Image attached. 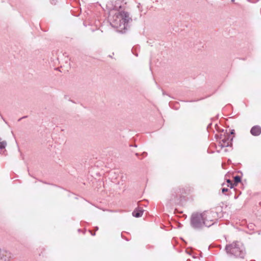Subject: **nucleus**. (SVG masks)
I'll return each instance as SVG.
<instances>
[{
  "label": "nucleus",
  "instance_id": "obj_1",
  "mask_svg": "<svg viewBox=\"0 0 261 261\" xmlns=\"http://www.w3.org/2000/svg\"><path fill=\"white\" fill-rule=\"evenodd\" d=\"M211 211H205L202 213H196L192 215L191 224L194 228H199L203 225L209 227L213 224L214 216Z\"/></svg>",
  "mask_w": 261,
  "mask_h": 261
},
{
  "label": "nucleus",
  "instance_id": "obj_2",
  "mask_svg": "<svg viewBox=\"0 0 261 261\" xmlns=\"http://www.w3.org/2000/svg\"><path fill=\"white\" fill-rule=\"evenodd\" d=\"M130 19V18L127 12L121 11L113 16L111 24L113 27L122 30L126 29L127 23Z\"/></svg>",
  "mask_w": 261,
  "mask_h": 261
},
{
  "label": "nucleus",
  "instance_id": "obj_3",
  "mask_svg": "<svg viewBox=\"0 0 261 261\" xmlns=\"http://www.w3.org/2000/svg\"><path fill=\"white\" fill-rule=\"evenodd\" d=\"M226 250L228 253L234 255L237 257L244 258L245 256L243 245L240 242H233L231 244L227 245Z\"/></svg>",
  "mask_w": 261,
  "mask_h": 261
},
{
  "label": "nucleus",
  "instance_id": "obj_4",
  "mask_svg": "<svg viewBox=\"0 0 261 261\" xmlns=\"http://www.w3.org/2000/svg\"><path fill=\"white\" fill-rule=\"evenodd\" d=\"M232 139H230L229 136L227 135L222 139L220 142V144L221 147H225L231 145Z\"/></svg>",
  "mask_w": 261,
  "mask_h": 261
},
{
  "label": "nucleus",
  "instance_id": "obj_5",
  "mask_svg": "<svg viewBox=\"0 0 261 261\" xmlns=\"http://www.w3.org/2000/svg\"><path fill=\"white\" fill-rule=\"evenodd\" d=\"M250 132L253 136H258L261 133V127L258 125L254 126L252 127Z\"/></svg>",
  "mask_w": 261,
  "mask_h": 261
},
{
  "label": "nucleus",
  "instance_id": "obj_6",
  "mask_svg": "<svg viewBox=\"0 0 261 261\" xmlns=\"http://www.w3.org/2000/svg\"><path fill=\"white\" fill-rule=\"evenodd\" d=\"M143 213V211L140 208L136 209L133 213V215L136 217L139 218L142 216Z\"/></svg>",
  "mask_w": 261,
  "mask_h": 261
},
{
  "label": "nucleus",
  "instance_id": "obj_7",
  "mask_svg": "<svg viewBox=\"0 0 261 261\" xmlns=\"http://www.w3.org/2000/svg\"><path fill=\"white\" fill-rule=\"evenodd\" d=\"M234 183L233 184L234 186H236L237 184L241 182V178L239 176H236L234 177Z\"/></svg>",
  "mask_w": 261,
  "mask_h": 261
},
{
  "label": "nucleus",
  "instance_id": "obj_8",
  "mask_svg": "<svg viewBox=\"0 0 261 261\" xmlns=\"http://www.w3.org/2000/svg\"><path fill=\"white\" fill-rule=\"evenodd\" d=\"M7 145V143L6 141H2V139L0 138V149L5 148Z\"/></svg>",
  "mask_w": 261,
  "mask_h": 261
},
{
  "label": "nucleus",
  "instance_id": "obj_9",
  "mask_svg": "<svg viewBox=\"0 0 261 261\" xmlns=\"http://www.w3.org/2000/svg\"><path fill=\"white\" fill-rule=\"evenodd\" d=\"M227 187H229L230 188H232L234 187V185L232 183V181L230 179L227 180Z\"/></svg>",
  "mask_w": 261,
  "mask_h": 261
},
{
  "label": "nucleus",
  "instance_id": "obj_10",
  "mask_svg": "<svg viewBox=\"0 0 261 261\" xmlns=\"http://www.w3.org/2000/svg\"><path fill=\"white\" fill-rule=\"evenodd\" d=\"M228 191V188H223L222 189V192L223 193H225V192H227Z\"/></svg>",
  "mask_w": 261,
  "mask_h": 261
}]
</instances>
